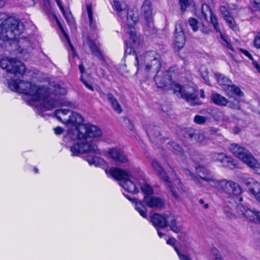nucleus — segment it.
<instances>
[{
	"instance_id": "41",
	"label": "nucleus",
	"mask_w": 260,
	"mask_h": 260,
	"mask_svg": "<svg viewBox=\"0 0 260 260\" xmlns=\"http://www.w3.org/2000/svg\"><path fill=\"white\" fill-rule=\"evenodd\" d=\"M253 44L255 48L257 49L260 48V31L256 35L253 41Z\"/></svg>"
},
{
	"instance_id": "63",
	"label": "nucleus",
	"mask_w": 260,
	"mask_h": 260,
	"mask_svg": "<svg viewBox=\"0 0 260 260\" xmlns=\"http://www.w3.org/2000/svg\"><path fill=\"white\" fill-rule=\"evenodd\" d=\"M205 208H207L208 207V205L207 204H206L204 205Z\"/></svg>"
},
{
	"instance_id": "20",
	"label": "nucleus",
	"mask_w": 260,
	"mask_h": 260,
	"mask_svg": "<svg viewBox=\"0 0 260 260\" xmlns=\"http://www.w3.org/2000/svg\"><path fill=\"white\" fill-rule=\"evenodd\" d=\"M244 183L249 186V191L260 203V183L252 178L245 179Z\"/></svg>"
},
{
	"instance_id": "39",
	"label": "nucleus",
	"mask_w": 260,
	"mask_h": 260,
	"mask_svg": "<svg viewBox=\"0 0 260 260\" xmlns=\"http://www.w3.org/2000/svg\"><path fill=\"white\" fill-rule=\"evenodd\" d=\"M220 37L222 40V45L226 47L227 48L230 49L232 52H234V48L232 47V45L228 42V41L223 36V35L220 34Z\"/></svg>"
},
{
	"instance_id": "10",
	"label": "nucleus",
	"mask_w": 260,
	"mask_h": 260,
	"mask_svg": "<svg viewBox=\"0 0 260 260\" xmlns=\"http://www.w3.org/2000/svg\"><path fill=\"white\" fill-rule=\"evenodd\" d=\"M135 58L138 70L143 68L146 71L151 70L157 71L160 68V63L159 55L154 51L147 52L144 56H136Z\"/></svg>"
},
{
	"instance_id": "18",
	"label": "nucleus",
	"mask_w": 260,
	"mask_h": 260,
	"mask_svg": "<svg viewBox=\"0 0 260 260\" xmlns=\"http://www.w3.org/2000/svg\"><path fill=\"white\" fill-rule=\"evenodd\" d=\"M185 42L186 39L183 31L182 25L181 23H178L176 25L173 41L175 49L179 50L182 48L185 45Z\"/></svg>"
},
{
	"instance_id": "51",
	"label": "nucleus",
	"mask_w": 260,
	"mask_h": 260,
	"mask_svg": "<svg viewBox=\"0 0 260 260\" xmlns=\"http://www.w3.org/2000/svg\"><path fill=\"white\" fill-rule=\"evenodd\" d=\"M170 147H172L175 150H176L177 151H180L181 150L180 146L174 142H172L170 144Z\"/></svg>"
},
{
	"instance_id": "4",
	"label": "nucleus",
	"mask_w": 260,
	"mask_h": 260,
	"mask_svg": "<svg viewBox=\"0 0 260 260\" xmlns=\"http://www.w3.org/2000/svg\"><path fill=\"white\" fill-rule=\"evenodd\" d=\"M196 170L200 178L212 187H216L228 194L236 196L240 195L242 192V189L240 185L232 180H218L203 167H198Z\"/></svg>"
},
{
	"instance_id": "64",
	"label": "nucleus",
	"mask_w": 260,
	"mask_h": 260,
	"mask_svg": "<svg viewBox=\"0 0 260 260\" xmlns=\"http://www.w3.org/2000/svg\"><path fill=\"white\" fill-rule=\"evenodd\" d=\"M35 171L36 173H38V170L36 168V169H35Z\"/></svg>"
},
{
	"instance_id": "27",
	"label": "nucleus",
	"mask_w": 260,
	"mask_h": 260,
	"mask_svg": "<svg viewBox=\"0 0 260 260\" xmlns=\"http://www.w3.org/2000/svg\"><path fill=\"white\" fill-rule=\"evenodd\" d=\"M139 181L140 183L139 187H141V190L145 196H151L153 193V189L151 186L145 183V180L142 176H140V178H139Z\"/></svg>"
},
{
	"instance_id": "37",
	"label": "nucleus",
	"mask_w": 260,
	"mask_h": 260,
	"mask_svg": "<svg viewBox=\"0 0 260 260\" xmlns=\"http://www.w3.org/2000/svg\"><path fill=\"white\" fill-rule=\"evenodd\" d=\"M174 248L180 258V260H191L190 257L187 255L188 251L187 250L183 251L182 253L178 251L176 247H175Z\"/></svg>"
},
{
	"instance_id": "32",
	"label": "nucleus",
	"mask_w": 260,
	"mask_h": 260,
	"mask_svg": "<svg viewBox=\"0 0 260 260\" xmlns=\"http://www.w3.org/2000/svg\"><path fill=\"white\" fill-rule=\"evenodd\" d=\"M113 7L117 13H125V9L126 8V5L124 1L114 0Z\"/></svg>"
},
{
	"instance_id": "61",
	"label": "nucleus",
	"mask_w": 260,
	"mask_h": 260,
	"mask_svg": "<svg viewBox=\"0 0 260 260\" xmlns=\"http://www.w3.org/2000/svg\"><path fill=\"white\" fill-rule=\"evenodd\" d=\"M133 129H134V126H133V125H131V124H130L129 129H130L131 131H133Z\"/></svg>"
},
{
	"instance_id": "46",
	"label": "nucleus",
	"mask_w": 260,
	"mask_h": 260,
	"mask_svg": "<svg viewBox=\"0 0 260 260\" xmlns=\"http://www.w3.org/2000/svg\"><path fill=\"white\" fill-rule=\"evenodd\" d=\"M253 7L255 10L260 9V0H253Z\"/></svg>"
},
{
	"instance_id": "53",
	"label": "nucleus",
	"mask_w": 260,
	"mask_h": 260,
	"mask_svg": "<svg viewBox=\"0 0 260 260\" xmlns=\"http://www.w3.org/2000/svg\"><path fill=\"white\" fill-rule=\"evenodd\" d=\"M228 8L229 10L232 11V10H234L237 9L238 7H237V6H236L235 4H229L228 5Z\"/></svg>"
},
{
	"instance_id": "52",
	"label": "nucleus",
	"mask_w": 260,
	"mask_h": 260,
	"mask_svg": "<svg viewBox=\"0 0 260 260\" xmlns=\"http://www.w3.org/2000/svg\"><path fill=\"white\" fill-rule=\"evenodd\" d=\"M176 240L174 238H170L167 240V243L168 245L174 246Z\"/></svg>"
},
{
	"instance_id": "47",
	"label": "nucleus",
	"mask_w": 260,
	"mask_h": 260,
	"mask_svg": "<svg viewBox=\"0 0 260 260\" xmlns=\"http://www.w3.org/2000/svg\"><path fill=\"white\" fill-rule=\"evenodd\" d=\"M214 117H215V118L217 120H224L223 114L220 111L217 112V116L215 115Z\"/></svg>"
},
{
	"instance_id": "5",
	"label": "nucleus",
	"mask_w": 260,
	"mask_h": 260,
	"mask_svg": "<svg viewBox=\"0 0 260 260\" xmlns=\"http://www.w3.org/2000/svg\"><path fill=\"white\" fill-rule=\"evenodd\" d=\"M23 29V25L18 19L8 14L0 13V40H11L15 45L16 41L14 40L21 34Z\"/></svg>"
},
{
	"instance_id": "54",
	"label": "nucleus",
	"mask_w": 260,
	"mask_h": 260,
	"mask_svg": "<svg viewBox=\"0 0 260 260\" xmlns=\"http://www.w3.org/2000/svg\"><path fill=\"white\" fill-rule=\"evenodd\" d=\"M155 81L156 83L157 84H158V87H162L164 83H162V84H161V83H160V84H159V81H160V78H159V77H158V76H156V77H155Z\"/></svg>"
},
{
	"instance_id": "49",
	"label": "nucleus",
	"mask_w": 260,
	"mask_h": 260,
	"mask_svg": "<svg viewBox=\"0 0 260 260\" xmlns=\"http://www.w3.org/2000/svg\"><path fill=\"white\" fill-rule=\"evenodd\" d=\"M148 134L150 137H157V135H159V132L156 131V129L155 130V132H153L152 131L148 130L147 131Z\"/></svg>"
},
{
	"instance_id": "59",
	"label": "nucleus",
	"mask_w": 260,
	"mask_h": 260,
	"mask_svg": "<svg viewBox=\"0 0 260 260\" xmlns=\"http://www.w3.org/2000/svg\"><path fill=\"white\" fill-rule=\"evenodd\" d=\"M157 231L158 236L160 238H161L163 236V234L161 232H160L158 229H157Z\"/></svg>"
},
{
	"instance_id": "56",
	"label": "nucleus",
	"mask_w": 260,
	"mask_h": 260,
	"mask_svg": "<svg viewBox=\"0 0 260 260\" xmlns=\"http://www.w3.org/2000/svg\"><path fill=\"white\" fill-rule=\"evenodd\" d=\"M253 64L254 67L257 69L258 72L260 73V66L258 63L255 61H253Z\"/></svg>"
},
{
	"instance_id": "35",
	"label": "nucleus",
	"mask_w": 260,
	"mask_h": 260,
	"mask_svg": "<svg viewBox=\"0 0 260 260\" xmlns=\"http://www.w3.org/2000/svg\"><path fill=\"white\" fill-rule=\"evenodd\" d=\"M53 94L55 95H63L66 93L67 89L65 87L60 85H56L54 87Z\"/></svg>"
},
{
	"instance_id": "29",
	"label": "nucleus",
	"mask_w": 260,
	"mask_h": 260,
	"mask_svg": "<svg viewBox=\"0 0 260 260\" xmlns=\"http://www.w3.org/2000/svg\"><path fill=\"white\" fill-rule=\"evenodd\" d=\"M132 202L135 204L136 210L138 211L143 217L146 218L147 217L146 209L144 206L141 201H138L137 199H134Z\"/></svg>"
},
{
	"instance_id": "6",
	"label": "nucleus",
	"mask_w": 260,
	"mask_h": 260,
	"mask_svg": "<svg viewBox=\"0 0 260 260\" xmlns=\"http://www.w3.org/2000/svg\"><path fill=\"white\" fill-rule=\"evenodd\" d=\"M151 165L154 171L160 179L169 183V186L173 197L179 200L180 198L179 195L184 193L186 191L185 187L181 183L180 180L176 178L170 184L169 182L168 177L166 172L160 164L156 160L152 159Z\"/></svg>"
},
{
	"instance_id": "24",
	"label": "nucleus",
	"mask_w": 260,
	"mask_h": 260,
	"mask_svg": "<svg viewBox=\"0 0 260 260\" xmlns=\"http://www.w3.org/2000/svg\"><path fill=\"white\" fill-rule=\"evenodd\" d=\"M84 49L87 53H91L93 55L100 57L101 52L95 43L89 39H86L84 42Z\"/></svg>"
},
{
	"instance_id": "33",
	"label": "nucleus",
	"mask_w": 260,
	"mask_h": 260,
	"mask_svg": "<svg viewBox=\"0 0 260 260\" xmlns=\"http://www.w3.org/2000/svg\"><path fill=\"white\" fill-rule=\"evenodd\" d=\"M243 95V94L240 96L237 95V96L238 97V99L235 98L234 102L229 101L228 106L232 109L240 110L241 108L240 98ZM234 96H236V95L234 94L232 97H234Z\"/></svg>"
},
{
	"instance_id": "11",
	"label": "nucleus",
	"mask_w": 260,
	"mask_h": 260,
	"mask_svg": "<svg viewBox=\"0 0 260 260\" xmlns=\"http://www.w3.org/2000/svg\"><path fill=\"white\" fill-rule=\"evenodd\" d=\"M0 67L8 73L15 75H22L25 71L24 64L15 58L6 57L0 59Z\"/></svg>"
},
{
	"instance_id": "14",
	"label": "nucleus",
	"mask_w": 260,
	"mask_h": 260,
	"mask_svg": "<svg viewBox=\"0 0 260 260\" xmlns=\"http://www.w3.org/2000/svg\"><path fill=\"white\" fill-rule=\"evenodd\" d=\"M105 155L109 158L113 159L119 165L129 164V160L127 156L118 147L109 148Z\"/></svg>"
},
{
	"instance_id": "62",
	"label": "nucleus",
	"mask_w": 260,
	"mask_h": 260,
	"mask_svg": "<svg viewBox=\"0 0 260 260\" xmlns=\"http://www.w3.org/2000/svg\"><path fill=\"white\" fill-rule=\"evenodd\" d=\"M204 200H202V199H201V200H199V203H200V204H203V203H204Z\"/></svg>"
},
{
	"instance_id": "43",
	"label": "nucleus",
	"mask_w": 260,
	"mask_h": 260,
	"mask_svg": "<svg viewBox=\"0 0 260 260\" xmlns=\"http://www.w3.org/2000/svg\"><path fill=\"white\" fill-rule=\"evenodd\" d=\"M208 139L206 138L204 134H200L197 138V140L201 143L206 144L208 141Z\"/></svg>"
},
{
	"instance_id": "8",
	"label": "nucleus",
	"mask_w": 260,
	"mask_h": 260,
	"mask_svg": "<svg viewBox=\"0 0 260 260\" xmlns=\"http://www.w3.org/2000/svg\"><path fill=\"white\" fill-rule=\"evenodd\" d=\"M54 115L55 117L63 124L68 126H72L74 127V129L69 130V136L70 132H74L80 125H82L83 118L76 112L65 109H61L55 111Z\"/></svg>"
},
{
	"instance_id": "17",
	"label": "nucleus",
	"mask_w": 260,
	"mask_h": 260,
	"mask_svg": "<svg viewBox=\"0 0 260 260\" xmlns=\"http://www.w3.org/2000/svg\"><path fill=\"white\" fill-rule=\"evenodd\" d=\"M212 159L215 161L220 162L223 167L230 169H234L238 166L237 161L235 160L223 153H212Z\"/></svg>"
},
{
	"instance_id": "2",
	"label": "nucleus",
	"mask_w": 260,
	"mask_h": 260,
	"mask_svg": "<svg viewBox=\"0 0 260 260\" xmlns=\"http://www.w3.org/2000/svg\"><path fill=\"white\" fill-rule=\"evenodd\" d=\"M9 87L13 91L25 94L29 105L35 106L42 111L51 110L60 106H73L71 102L64 99L54 100L53 93H50L47 88L38 86L30 82L11 80L9 82Z\"/></svg>"
},
{
	"instance_id": "60",
	"label": "nucleus",
	"mask_w": 260,
	"mask_h": 260,
	"mask_svg": "<svg viewBox=\"0 0 260 260\" xmlns=\"http://www.w3.org/2000/svg\"><path fill=\"white\" fill-rule=\"evenodd\" d=\"M200 92H201V96L202 98H205V95H204V92L203 90H201Z\"/></svg>"
},
{
	"instance_id": "12",
	"label": "nucleus",
	"mask_w": 260,
	"mask_h": 260,
	"mask_svg": "<svg viewBox=\"0 0 260 260\" xmlns=\"http://www.w3.org/2000/svg\"><path fill=\"white\" fill-rule=\"evenodd\" d=\"M215 76L217 82L225 90L229 96H233L234 94L239 96L243 95L241 89L238 87L232 85V82L224 75L216 73Z\"/></svg>"
},
{
	"instance_id": "19",
	"label": "nucleus",
	"mask_w": 260,
	"mask_h": 260,
	"mask_svg": "<svg viewBox=\"0 0 260 260\" xmlns=\"http://www.w3.org/2000/svg\"><path fill=\"white\" fill-rule=\"evenodd\" d=\"M202 13L204 18L207 21H210L213 25L214 29L218 32H220L219 27L217 22V19L212 13L209 7L206 4H203L202 7Z\"/></svg>"
},
{
	"instance_id": "42",
	"label": "nucleus",
	"mask_w": 260,
	"mask_h": 260,
	"mask_svg": "<svg viewBox=\"0 0 260 260\" xmlns=\"http://www.w3.org/2000/svg\"><path fill=\"white\" fill-rule=\"evenodd\" d=\"M200 72L204 79L206 81L208 79V71L207 69L204 67H201L200 69Z\"/></svg>"
},
{
	"instance_id": "16",
	"label": "nucleus",
	"mask_w": 260,
	"mask_h": 260,
	"mask_svg": "<svg viewBox=\"0 0 260 260\" xmlns=\"http://www.w3.org/2000/svg\"><path fill=\"white\" fill-rule=\"evenodd\" d=\"M229 149L235 156L245 164L252 156L247 150L237 144H231Z\"/></svg>"
},
{
	"instance_id": "1",
	"label": "nucleus",
	"mask_w": 260,
	"mask_h": 260,
	"mask_svg": "<svg viewBox=\"0 0 260 260\" xmlns=\"http://www.w3.org/2000/svg\"><path fill=\"white\" fill-rule=\"evenodd\" d=\"M102 135L101 128L91 123L83 124L74 132H70L69 137L78 140L71 147L72 155L77 156L80 154H86L85 159L90 165L105 168L107 167L106 162L102 158L96 156L101 154V151L96 145L89 143L98 141Z\"/></svg>"
},
{
	"instance_id": "30",
	"label": "nucleus",
	"mask_w": 260,
	"mask_h": 260,
	"mask_svg": "<svg viewBox=\"0 0 260 260\" xmlns=\"http://www.w3.org/2000/svg\"><path fill=\"white\" fill-rule=\"evenodd\" d=\"M246 164L252 168L256 173L260 175V164L252 156Z\"/></svg>"
},
{
	"instance_id": "7",
	"label": "nucleus",
	"mask_w": 260,
	"mask_h": 260,
	"mask_svg": "<svg viewBox=\"0 0 260 260\" xmlns=\"http://www.w3.org/2000/svg\"><path fill=\"white\" fill-rule=\"evenodd\" d=\"M138 20V13L137 11H135L133 9H129L127 12V17L125 21H124L125 26L124 27V30L126 32L127 37L129 38V40L127 42V40H125V43L126 47H127L125 52H127L128 48H130V51L131 52V48L134 46L137 41L138 37L136 35L135 31V25L136 24Z\"/></svg>"
},
{
	"instance_id": "57",
	"label": "nucleus",
	"mask_w": 260,
	"mask_h": 260,
	"mask_svg": "<svg viewBox=\"0 0 260 260\" xmlns=\"http://www.w3.org/2000/svg\"><path fill=\"white\" fill-rule=\"evenodd\" d=\"M79 68L80 70V71L81 74H83L84 72V67L82 64H80L79 66Z\"/></svg>"
},
{
	"instance_id": "44",
	"label": "nucleus",
	"mask_w": 260,
	"mask_h": 260,
	"mask_svg": "<svg viewBox=\"0 0 260 260\" xmlns=\"http://www.w3.org/2000/svg\"><path fill=\"white\" fill-rule=\"evenodd\" d=\"M87 11L88 15V18L89 20L90 25L92 24L93 22L92 19V7L90 5H88L87 6Z\"/></svg>"
},
{
	"instance_id": "21",
	"label": "nucleus",
	"mask_w": 260,
	"mask_h": 260,
	"mask_svg": "<svg viewBox=\"0 0 260 260\" xmlns=\"http://www.w3.org/2000/svg\"><path fill=\"white\" fill-rule=\"evenodd\" d=\"M141 13L146 20L148 27L151 26L152 8L151 3L149 1L146 0L143 3L141 7Z\"/></svg>"
},
{
	"instance_id": "13",
	"label": "nucleus",
	"mask_w": 260,
	"mask_h": 260,
	"mask_svg": "<svg viewBox=\"0 0 260 260\" xmlns=\"http://www.w3.org/2000/svg\"><path fill=\"white\" fill-rule=\"evenodd\" d=\"M171 88L174 90V93L177 96L185 99L191 104H196L194 100L196 99V91L194 88L190 86H185L184 88L176 83H173Z\"/></svg>"
},
{
	"instance_id": "36",
	"label": "nucleus",
	"mask_w": 260,
	"mask_h": 260,
	"mask_svg": "<svg viewBox=\"0 0 260 260\" xmlns=\"http://www.w3.org/2000/svg\"><path fill=\"white\" fill-rule=\"evenodd\" d=\"M179 4L182 12L185 11L186 8L189 6H194L191 0H179Z\"/></svg>"
},
{
	"instance_id": "55",
	"label": "nucleus",
	"mask_w": 260,
	"mask_h": 260,
	"mask_svg": "<svg viewBox=\"0 0 260 260\" xmlns=\"http://www.w3.org/2000/svg\"><path fill=\"white\" fill-rule=\"evenodd\" d=\"M192 179H193V180L195 181V182L197 184H198L200 186H201V181H200V179L198 178H197L196 177H194L193 175H192Z\"/></svg>"
},
{
	"instance_id": "15",
	"label": "nucleus",
	"mask_w": 260,
	"mask_h": 260,
	"mask_svg": "<svg viewBox=\"0 0 260 260\" xmlns=\"http://www.w3.org/2000/svg\"><path fill=\"white\" fill-rule=\"evenodd\" d=\"M237 212L243 216L247 220L260 224V211L251 210L243 205L237 206Z\"/></svg>"
},
{
	"instance_id": "23",
	"label": "nucleus",
	"mask_w": 260,
	"mask_h": 260,
	"mask_svg": "<svg viewBox=\"0 0 260 260\" xmlns=\"http://www.w3.org/2000/svg\"><path fill=\"white\" fill-rule=\"evenodd\" d=\"M144 202L150 208H160L164 205V201L157 197L153 196H145Z\"/></svg>"
},
{
	"instance_id": "22",
	"label": "nucleus",
	"mask_w": 260,
	"mask_h": 260,
	"mask_svg": "<svg viewBox=\"0 0 260 260\" xmlns=\"http://www.w3.org/2000/svg\"><path fill=\"white\" fill-rule=\"evenodd\" d=\"M220 11L223 17L229 26L234 31L239 30V27L234 18L231 15L230 12L224 6H221Z\"/></svg>"
},
{
	"instance_id": "40",
	"label": "nucleus",
	"mask_w": 260,
	"mask_h": 260,
	"mask_svg": "<svg viewBox=\"0 0 260 260\" xmlns=\"http://www.w3.org/2000/svg\"><path fill=\"white\" fill-rule=\"evenodd\" d=\"M207 120V118L201 115H196L194 117V121L198 124H203Z\"/></svg>"
},
{
	"instance_id": "34",
	"label": "nucleus",
	"mask_w": 260,
	"mask_h": 260,
	"mask_svg": "<svg viewBox=\"0 0 260 260\" xmlns=\"http://www.w3.org/2000/svg\"><path fill=\"white\" fill-rule=\"evenodd\" d=\"M54 18L56 20V21L57 23V25L59 27V28H60V30L61 31L63 36L64 37V38L66 39L67 41H68V44L69 45H70V48L71 49H72V50L73 51H74V48H73V45L71 44V42H70V41L69 40V37L68 36L67 34H66V32H65L62 26L61 25L60 22L59 21V20H58V19L57 18V17L56 16H54Z\"/></svg>"
},
{
	"instance_id": "9",
	"label": "nucleus",
	"mask_w": 260,
	"mask_h": 260,
	"mask_svg": "<svg viewBox=\"0 0 260 260\" xmlns=\"http://www.w3.org/2000/svg\"><path fill=\"white\" fill-rule=\"evenodd\" d=\"M150 221L156 228H165L169 226L171 230L176 233L180 232L181 227L176 221L175 217L171 214L163 215L155 213L150 217Z\"/></svg>"
},
{
	"instance_id": "48",
	"label": "nucleus",
	"mask_w": 260,
	"mask_h": 260,
	"mask_svg": "<svg viewBox=\"0 0 260 260\" xmlns=\"http://www.w3.org/2000/svg\"><path fill=\"white\" fill-rule=\"evenodd\" d=\"M240 51L251 60L253 59L252 55L249 53V52L248 51L244 50L243 49H240Z\"/></svg>"
},
{
	"instance_id": "45",
	"label": "nucleus",
	"mask_w": 260,
	"mask_h": 260,
	"mask_svg": "<svg viewBox=\"0 0 260 260\" xmlns=\"http://www.w3.org/2000/svg\"><path fill=\"white\" fill-rule=\"evenodd\" d=\"M80 80L88 89L91 91H93V88L92 86L91 85L89 84L86 81H85L82 77H81Z\"/></svg>"
},
{
	"instance_id": "26",
	"label": "nucleus",
	"mask_w": 260,
	"mask_h": 260,
	"mask_svg": "<svg viewBox=\"0 0 260 260\" xmlns=\"http://www.w3.org/2000/svg\"><path fill=\"white\" fill-rule=\"evenodd\" d=\"M211 99L215 104L218 106H224L228 105L229 101L218 93H213L211 95Z\"/></svg>"
},
{
	"instance_id": "3",
	"label": "nucleus",
	"mask_w": 260,
	"mask_h": 260,
	"mask_svg": "<svg viewBox=\"0 0 260 260\" xmlns=\"http://www.w3.org/2000/svg\"><path fill=\"white\" fill-rule=\"evenodd\" d=\"M105 172L115 179L119 180V185L125 191L131 193L139 192V178L142 176V174L138 170L135 171H126L118 168H111L109 170H106Z\"/></svg>"
},
{
	"instance_id": "50",
	"label": "nucleus",
	"mask_w": 260,
	"mask_h": 260,
	"mask_svg": "<svg viewBox=\"0 0 260 260\" xmlns=\"http://www.w3.org/2000/svg\"><path fill=\"white\" fill-rule=\"evenodd\" d=\"M63 129L61 127H56L54 128V132L56 135H60L62 133Z\"/></svg>"
},
{
	"instance_id": "58",
	"label": "nucleus",
	"mask_w": 260,
	"mask_h": 260,
	"mask_svg": "<svg viewBox=\"0 0 260 260\" xmlns=\"http://www.w3.org/2000/svg\"><path fill=\"white\" fill-rule=\"evenodd\" d=\"M5 3V0H0V8L4 6Z\"/></svg>"
},
{
	"instance_id": "25",
	"label": "nucleus",
	"mask_w": 260,
	"mask_h": 260,
	"mask_svg": "<svg viewBox=\"0 0 260 260\" xmlns=\"http://www.w3.org/2000/svg\"><path fill=\"white\" fill-rule=\"evenodd\" d=\"M101 96L102 98H104L105 96L107 97L109 102L110 103L113 109L117 113H120L122 112V108L118 103L117 100L114 97V96L111 94L108 93L106 95L104 93H102Z\"/></svg>"
},
{
	"instance_id": "31",
	"label": "nucleus",
	"mask_w": 260,
	"mask_h": 260,
	"mask_svg": "<svg viewBox=\"0 0 260 260\" xmlns=\"http://www.w3.org/2000/svg\"><path fill=\"white\" fill-rule=\"evenodd\" d=\"M19 52L22 53L24 50H28L31 47V43L27 39H21L19 40Z\"/></svg>"
},
{
	"instance_id": "38",
	"label": "nucleus",
	"mask_w": 260,
	"mask_h": 260,
	"mask_svg": "<svg viewBox=\"0 0 260 260\" xmlns=\"http://www.w3.org/2000/svg\"><path fill=\"white\" fill-rule=\"evenodd\" d=\"M188 21L189 24L191 27L192 30L194 31H196L198 29V21L194 18H190L189 19Z\"/></svg>"
},
{
	"instance_id": "28",
	"label": "nucleus",
	"mask_w": 260,
	"mask_h": 260,
	"mask_svg": "<svg viewBox=\"0 0 260 260\" xmlns=\"http://www.w3.org/2000/svg\"><path fill=\"white\" fill-rule=\"evenodd\" d=\"M55 1L68 23L71 25H74L75 22L71 12L69 11H65L59 0H55Z\"/></svg>"
}]
</instances>
